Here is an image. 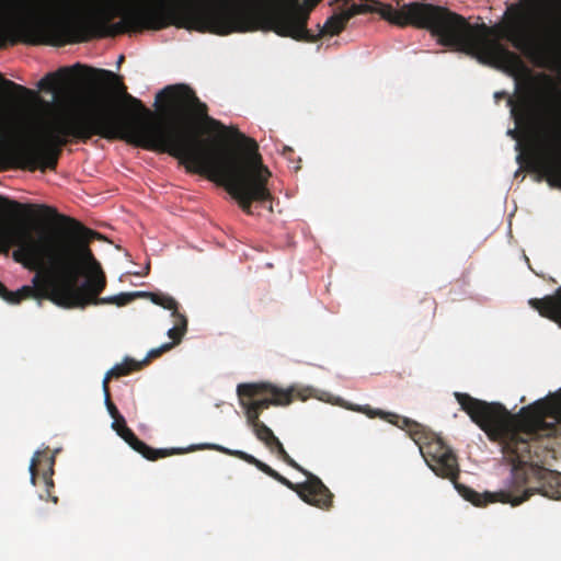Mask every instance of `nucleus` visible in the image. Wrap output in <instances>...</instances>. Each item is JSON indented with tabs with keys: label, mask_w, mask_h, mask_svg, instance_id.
Here are the masks:
<instances>
[{
	"label": "nucleus",
	"mask_w": 561,
	"mask_h": 561,
	"mask_svg": "<svg viewBox=\"0 0 561 561\" xmlns=\"http://www.w3.org/2000/svg\"><path fill=\"white\" fill-rule=\"evenodd\" d=\"M127 121L118 137L136 147L164 152L183 163L188 172L216 182L248 215L252 203L271 199V172L263 164L259 146L238 128L226 127L208 115L207 105L185 84L169 85L156 96L190 114L182 122H164L137 98L125 92Z\"/></svg>",
	"instance_id": "1"
},
{
	"label": "nucleus",
	"mask_w": 561,
	"mask_h": 561,
	"mask_svg": "<svg viewBox=\"0 0 561 561\" xmlns=\"http://www.w3.org/2000/svg\"><path fill=\"white\" fill-rule=\"evenodd\" d=\"M541 317L561 322V286L554 295L531 298L528 302ZM457 402L492 442L502 447L512 463L506 489L484 492L488 503L517 506L535 493L552 500L561 499V473L546 468L556 459L553 438L561 424V391L523 407L512 414L503 404L486 402L468 393L455 392Z\"/></svg>",
	"instance_id": "2"
},
{
	"label": "nucleus",
	"mask_w": 561,
	"mask_h": 561,
	"mask_svg": "<svg viewBox=\"0 0 561 561\" xmlns=\"http://www.w3.org/2000/svg\"><path fill=\"white\" fill-rule=\"evenodd\" d=\"M289 0H213L207 2L169 0H115V35L142 30L159 31L173 25L178 28L211 33L220 36L257 30L273 31L296 41L316 42L319 35L340 34L348 20L365 11L363 5L352 4L348 9L330 16L319 34L307 28L309 16L304 20L301 32L287 30L300 24L298 18H288L283 7ZM308 11V15L320 2Z\"/></svg>",
	"instance_id": "3"
},
{
	"label": "nucleus",
	"mask_w": 561,
	"mask_h": 561,
	"mask_svg": "<svg viewBox=\"0 0 561 561\" xmlns=\"http://www.w3.org/2000/svg\"><path fill=\"white\" fill-rule=\"evenodd\" d=\"M93 81L117 83L122 101L110 103L98 100L82 106L56 111L37 92L3 78L0 87L24 99L25 105L11 119L5 141L19 165L30 171L55 170L62 147L70 138L87 142L93 136L107 140L118 139L127 121L123 110L126 87L112 71L84 67Z\"/></svg>",
	"instance_id": "4"
},
{
	"label": "nucleus",
	"mask_w": 561,
	"mask_h": 561,
	"mask_svg": "<svg viewBox=\"0 0 561 561\" xmlns=\"http://www.w3.org/2000/svg\"><path fill=\"white\" fill-rule=\"evenodd\" d=\"M382 16L399 26L426 28L444 46L471 55L481 64L516 72L523 68L520 57L507 49L486 24H470L462 15L431 3L412 2L394 9L385 4Z\"/></svg>",
	"instance_id": "5"
},
{
	"label": "nucleus",
	"mask_w": 561,
	"mask_h": 561,
	"mask_svg": "<svg viewBox=\"0 0 561 561\" xmlns=\"http://www.w3.org/2000/svg\"><path fill=\"white\" fill-rule=\"evenodd\" d=\"M65 229H55L50 232H38L35 257H27L20 262L26 267L44 268L32 279L33 286H22L11 291L5 301L20 304L24 299H47L55 305L71 309L69 305L72 297L73 282H78V262L76 260L77 237L68 224Z\"/></svg>",
	"instance_id": "6"
},
{
	"label": "nucleus",
	"mask_w": 561,
	"mask_h": 561,
	"mask_svg": "<svg viewBox=\"0 0 561 561\" xmlns=\"http://www.w3.org/2000/svg\"><path fill=\"white\" fill-rule=\"evenodd\" d=\"M0 199L12 213L32 216L36 210H39L43 215L56 218L62 224H68L73 228V232H78L76 250L78 282H73L72 297L69 300L71 309H84L90 305H116L122 307L131 302L136 297H144L146 295L145 291L121 293L115 296L101 298L100 295L106 287V276L89 247L92 240L103 239L101 233L84 227L80 221L71 217L59 215L53 207L21 204L3 197Z\"/></svg>",
	"instance_id": "7"
},
{
	"label": "nucleus",
	"mask_w": 561,
	"mask_h": 561,
	"mask_svg": "<svg viewBox=\"0 0 561 561\" xmlns=\"http://www.w3.org/2000/svg\"><path fill=\"white\" fill-rule=\"evenodd\" d=\"M369 417H380L398 427L405 430L410 437L420 447L427 466L436 476L449 479L458 493L468 502L476 506H484V493L477 491L457 482L459 477V466L455 453L443 442L440 437L428 432L424 426L408 417H401L394 413L374 410L366 405L355 409Z\"/></svg>",
	"instance_id": "8"
},
{
	"label": "nucleus",
	"mask_w": 561,
	"mask_h": 561,
	"mask_svg": "<svg viewBox=\"0 0 561 561\" xmlns=\"http://www.w3.org/2000/svg\"><path fill=\"white\" fill-rule=\"evenodd\" d=\"M518 10V7H516ZM553 28H545L540 41H536L524 25V15L517 13L503 28L502 36L520 50L534 65L552 68L561 61V18L554 19Z\"/></svg>",
	"instance_id": "9"
},
{
	"label": "nucleus",
	"mask_w": 561,
	"mask_h": 561,
	"mask_svg": "<svg viewBox=\"0 0 561 561\" xmlns=\"http://www.w3.org/2000/svg\"><path fill=\"white\" fill-rule=\"evenodd\" d=\"M206 447L225 455L233 456L250 465L255 466L260 471L273 478L289 490L296 492L299 497L309 505L319 507L321 510H329L332 506L333 494L319 477H311L310 481H305L302 483H294L279 474L265 462L256 459L254 456L245 451L229 449L220 445H207Z\"/></svg>",
	"instance_id": "10"
},
{
	"label": "nucleus",
	"mask_w": 561,
	"mask_h": 561,
	"mask_svg": "<svg viewBox=\"0 0 561 561\" xmlns=\"http://www.w3.org/2000/svg\"><path fill=\"white\" fill-rule=\"evenodd\" d=\"M531 168L551 187L561 188V129H549L542 146L531 157Z\"/></svg>",
	"instance_id": "11"
},
{
	"label": "nucleus",
	"mask_w": 561,
	"mask_h": 561,
	"mask_svg": "<svg viewBox=\"0 0 561 561\" xmlns=\"http://www.w3.org/2000/svg\"><path fill=\"white\" fill-rule=\"evenodd\" d=\"M38 234L35 237L27 228L0 220V253L8 255L11 248L15 262H26L27 257H35L37 250Z\"/></svg>",
	"instance_id": "12"
},
{
	"label": "nucleus",
	"mask_w": 561,
	"mask_h": 561,
	"mask_svg": "<svg viewBox=\"0 0 561 561\" xmlns=\"http://www.w3.org/2000/svg\"><path fill=\"white\" fill-rule=\"evenodd\" d=\"M255 385L265 387V390L259 397L248 399L252 401L253 405L256 407L260 412H263L271 405H287L293 402L294 398H301L302 400L307 398V396L302 394L301 391L296 388L285 390L266 382Z\"/></svg>",
	"instance_id": "13"
},
{
	"label": "nucleus",
	"mask_w": 561,
	"mask_h": 561,
	"mask_svg": "<svg viewBox=\"0 0 561 561\" xmlns=\"http://www.w3.org/2000/svg\"><path fill=\"white\" fill-rule=\"evenodd\" d=\"M118 436L122 437L134 450L150 461L182 453L181 449L176 448L154 449L140 440L129 427L123 428V432Z\"/></svg>",
	"instance_id": "14"
},
{
	"label": "nucleus",
	"mask_w": 561,
	"mask_h": 561,
	"mask_svg": "<svg viewBox=\"0 0 561 561\" xmlns=\"http://www.w3.org/2000/svg\"><path fill=\"white\" fill-rule=\"evenodd\" d=\"M264 390L265 387L256 386L255 383H240L237 387L239 402L242 409L244 410L247 422L250 426L255 423L262 422L260 420V415L262 412H260L259 409H256V407H254L252 401H250L248 398L253 399L255 397H259Z\"/></svg>",
	"instance_id": "15"
},
{
	"label": "nucleus",
	"mask_w": 561,
	"mask_h": 561,
	"mask_svg": "<svg viewBox=\"0 0 561 561\" xmlns=\"http://www.w3.org/2000/svg\"><path fill=\"white\" fill-rule=\"evenodd\" d=\"M319 0H289L286 7H283V14H286L288 18H298V21L300 20V24L297 28V26L286 28L287 34H290L291 31H300L301 32V25L304 23V20L308 16V11L318 2Z\"/></svg>",
	"instance_id": "16"
},
{
	"label": "nucleus",
	"mask_w": 561,
	"mask_h": 561,
	"mask_svg": "<svg viewBox=\"0 0 561 561\" xmlns=\"http://www.w3.org/2000/svg\"><path fill=\"white\" fill-rule=\"evenodd\" d=\"M436 310V300L427 295L419 297L416 304L412 307L413 317L420 322L433 320Z\"/></svg>",
	"instance_id": "17"
},
{
	"label": "nucleus",
	"mask_w": 561,
	"mask_h": 561,
	"mask_svg": "<svg viewBox=\"0 0 561 561\" xmlns=\"http://www.w3.org/2000/svg\"><path fill=\"white\" fill-rule=\"evenodd\" d=\"M144 363H139L133 358L126 357L122 364H116L106 373L102 383L108 385L112 378L127 376L133 371L141 369Z\"/></svg>",
	"instance_id": "18"
},
{
	"label": "nucleus",
	"mask_w": 561,
	"mask_h": 561,
	"mask_svg": "<svg viewBox=\"0 0 561 561\" xmlns=\"http://www.w3.org/2000/svg\"><path fill=\"white\" fill-rule=\"evenodd\" d=\"M46 457H55L54 455H48V448L37 450L31 459L30 473L33 485H36V480L39 476L43 477V470H47Z\"/></svg>",
	"instance_id": "19"
},
{
	"label": "nucleus",
	"mask_w": 561,
	"mask_h": 561,
	"mask_svg": "<svg viewBox=\"0 0 561 561\" xmlns=\"http://www.w3.org/2000/svg\"><path fill=\"white\" fill-rule=\"evenodd\" d=\"M508 104L512 106L511 113L517 125L533 121V111L527 101L523 100L516 105L512 99H508Z\"/></svg>",
	"instance_id": "20"
},
{
	"label": "nucleus",
	"mask_w": 561,
	"mask_h": 561,
	"mask_svg": "<svg viewBox=\"0 0 561 561\" xmlns=\"http://www.w3.org/2000/svg\"><path fill=\"white\" fill-rule=\"evenodd\" d=\"M70 72L69 68H60L57 72H50L39 80L37 87L42 91H55L60 84L62 76Z\"/></svg>",
	"instance_id": "21"
},
{
	"label": "nucleus",
	"mask_w": 561,
	"mask_h": 561,
	"mask_svg": "<svg viewBox=\"0 0 561 561\" xmlns=\"http://www.w3.org/2000/svg\"><path fill=\"white\" fill-rule=\"evenodd\" d=\"M256 438L265 444V446L273 451L274 444L279 440L273 431L263 422L251 425Z\"/></svg>",
	"instance_id": "22"
},
{
	"label": "nucleus",
	"mask_w": 561,
	"mask_h": 561,
	"mask_svg": "<svg viewBox=\"0 0 561 561\" xmlns=\"http://www.w3.org/2000/svg\"><path fill=\"white\" fill-rule=\"evenodd\" d=\"M175 319L174 327L168 330V336L172 340L173 347L178 345L187 331V319L184 314L172 316Z\"/></svg>",
	"instance_id": "23"
},
{
	"label": "nucleus",
	"mask_w": 561,
	"mask_h": 561,
	"mask_svg": "<svg viewBox=\"0 0 561 561\" xmlns=\"http://www.w3.org/2000/svg\"><path fill=\"white\" fill-rule=\"evenodd\" d=\"M277 456L284 461L286 462L289 467L294 468L295 470L301 472L306 478L307 480L306 481H310L311 480V477H316L313 473H311L310 471L306 470L305 468H302L298 462H296L289 455L288 453L285 450L283 444L280 443V440H277L275 444H274V450Z\"/></svg>",
	"instance_id": "24"
},
{
	"label": "nucleus",
	"mask_w": 561,
	"mask_h": 561,
	"mask_svg": "<svg viewBox=\"0 0 561 561\" xmlns=\"http://www.w3.org/2000/svg\"><path fill=\"white\" fill-rule=\"evenodd\" d=\"M145 296H149L153 304L171 310L172 316H178L180 313L179 304L172 296L162 293H146Z\"/></svg>",
	"instance_id": "25"
},
{
	"label": "nucleus",
	"mask_w": 561,
	"mask_h": 561,
	"mask_svg": "<svg viewBox=\"0 0 561 561\" xmlns=\"http://www.w3.org/2000/svg\"><path fill=\"white\" fill-rule=\"evenodd\" d=\"M47 470H43V481L46 485V500H50L53 503L58 502V497L53 495L51 489L55 486L53 481L55 457H46Z\"/></svg>",
	"instance_id": "26"
},
{
	"label": "nucleus",
	"mask_w": 561,
	"mask_h": 561,
	"mask_svg": "<svg viewBox=\"0 0 561 561\" xmlns=\"http://www.w3.org/2000/svg\"><path fill=\"white\" fill-rule=\"evenodd\" d=\"M171 348H173V343H164L159 347L152 348L148 352L147 357L144 360H141L140 363H144V366H145L151 359L158 358L159 356H161L163 353L170 351Z\"/></svg>",
	"instance_id": "27"
},
{
	"label": "nucleus",
	"mask_w": 561,
	"mask_h": 561,
	"mask_svg": "<svg viewBox=\"0 0 561 561\" xmlns=\"http://www.w3.org/2000/svg\"><path fill=\"white\" fill-rule=\"evenodd\" d=\"M113 430L119 435L123 432V428H127L126 421L122 414L113 419L112 423Z\"/></svg>",
	"instance_id": "28"
},
{
	"label": "nucleus",
	"mask_w": 561,
	"mask_h": 561,
	"mask_svg": "<svg viewBox=\"0 0 561 561\" xmlns=\"http://www.w3.org/2000/svg\"><path fill=\"white\" fill-rule=\"evenodd\" d=\"M103 392H104V401L106 408H110L111 404H114L111 400L110 387L108 385L102 383Z\"/></svg>",
	"instance_id": "29"
},
{
	"label": "nucleus",
	"mask_w": 561,
	"mask_h": 561,
	"mask_svg": "<svg viewBox=\"0 0 561 561\" xmlns=\"http://www.w3.org/2000/svg\"><path fill=\"white\" fill-rule=\"evenodd\" d=\"M107 411H108V413H110V415H111V417H112V419H114V417H116V416H119V414H121V413L118 412V410H117V408H116V405H115V404H111V407H110V408H107Z\"/></svg>",
	"instance_id": "30"
},
{
	"label": "nucleus",
	"mask_w": 561,
	"mask_h": 561,
	"mask_svg": "<svg viewBox=\"0 0 561 561\" xmlns=\"http://www.w3.org/2000/svg\"><path fill=\"white\" fill-rule=\"evenodd\" d=\"M283 153L288 160H294L295 152L291 148L285 147Z\"/></svg>",
	"instance_id": "31"
},
{
	"label": "nucleus",
	"mask_w": 561,
	"mask_h": 561,
	"mask_svg": "<svg viewBox=\"0 0 561 561\" xmlns=\"http://www.w3.org/2000/svg\"><path fill=\"white\" fill-rule=\"evenodd\" d=\"M10 294V290L0 282V297L5 300V297H8Z\"/></svg>",
	"instance_id": "32"
},
{
	"label": "nucleus",
	"mask_w": 561,
	"mask_h": 561,
	"mask_svg": "<svg viewBox=\"0 0 561 561\" xmlns=\"http://www.w3.org/2000/svg\"><path fill=\"white\" fill-rule=\"evenodd\" d=\"M123 60H124V56H121V57L118 58V62H122Z\"/></svg>",
	"instance_id": "33"
},
{
	"label": "nucleus",
	"mask_w": 561,
	"mask_h": 561,
	"mask_svg": "<svg viewBox=\"0 0 561 561\" xmlns=\"http://www.w3.org/2000/svg\"><path fill=\"white\" fill-rule=\"evenodd\" d=\"M294 169H295L296 171H298V170L300 169V165H296V167H294Z\"/></svg>",
	"instance_id": "34"
}]
</instances>
